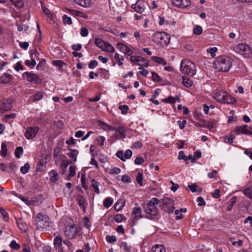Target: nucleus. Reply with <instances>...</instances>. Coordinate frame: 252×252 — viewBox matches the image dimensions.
Segmentation results:
<instances>
[{
  "label": "nucleus",
  "instance_id": "f257e3e1",
  "mask_svg": "<svg viewBox=\"0 0 252 252\" xmlns=\"http://www.w3.org/2000/svg\"><path fill=\"white\" fill-rule=\"evenodd\" d=\"M232 65L231 59L226 56L218 57L214 62V67L219 71L227 72L231 68Z\"/></svg>",
  "mask_w": 252,
  "mask_h": 252
},
{
  "label": "nucleus",
  "instance_id": "f03ea898",
  "mask_svg": "<svg viewBox=\"0 0 252 252\" xmlns=\"http://www.w3.org/2000/svg\"><path fill=\"white\" fill-rule=\"evenodd\" d=\"M159 203V200L157 198H153L151 200L144 206L145 212L150 215L151 216H146V218L153 220V217L158 215V210L157 208L156 205Z\"/></svg>",
  "mask_w": 252,
  "mask_h": 252
},
{
  "label": "nucleus",
  "instance_id": "7ed1b4c3",
  "mask_svg": "<svg viewBox=\"0 0 252 252\" xmlns=\"http://www.w3.org/2000/svg\"><path fill=\"white\" fill-rule=\"evenodd\" d=\"M180 70L183 73L190 76H193L196 73L194 64L192 62L186 60L182 61Z\"/></svg>",
  "mask_w": 252,
  "mask_h": 252
},
{
  "label": "nucleus",
  "instance_id": "20e7f679",
  "mask_svg": "<svg viewBox=\"0 0 252 252\" xmlns=\"http://www.w3.org/2000/svg\"><path fill=\"white\" fill-rule=\"evenodd\" d=\"M50 219L46 215L41 213H38L36 216V225L38 229H44L48 226Z\"/></svg>",
  "mask_w": 252,
  "mask_h": 252
},
{
  "label": "nucleus",
  "instance_id": "39448f33",
  "mask_svg": "<svg viewBox=\"0 0 252 252\" xmlns=\"http://www.w3.org/2000/svg\"><path fill=\"white\" fill-rule=\"evenodd\" d=\"M236 51L246 58H249L252 55V48L246 44H238L236 47Z\"/></svg>",
  "mask_w": 252,
  "mask_h": 252
},
{
  "label": "nucleus",
  "instance_id": "423d86ee",
  "mask_svg": "<svg viewBox=\"0 0 252 252\" xmlns=\"http://www.w3.org/2000/svg\"><path fill=\"white\" fill-rule=\"evenodd\" d=\"M162 205V209L168 214H172L175 210L174 201L168 197H164L161 200Z\"/></svg>",
  "mask_w": 252,
  "mask_h": 252
},
{
  "label": "nucleus",
  "instance_id": "0eeeda50",
  "mask_svg": "<svg viewBox=\"0 0 252 252\" xmlns=\"http://www.w3.org/2000/svg\"><path fill=\"white\" fill-rule=\"evenodd\" d=\"M23 75L29 82L35 84H40L42 82V79L37 75L32 72H25L23 73Z\"/></svg>",
  "mask_w": 252,
  "mask_h": 252
},
{
  "label": "nucleus",
  "instance_id": "6e6552de",
  "mask_svg": "<svg viewBox=\"0 0 252 252\" xmlns=\"http://www.w3.org/2000/svg\"><path fill=\"white\" fill-rule=\"evenodd\" d=\"M237 134L242 133L246 135H252V127H248L246 125L242 126H236L234 129Z\"/></svg>",
  "mask_w": 252,
  "mask_h": 252
},
{
  "label": "nucleus",
  "instance_id": "1a4fd4ad",
  "mask_svg": "<svg viewBox=\"0 0 252 252\" xmlns=\"http://www.w3.org/2000/svg\"><path fill=\"white\" fill-rule=\"evenodd\" d=\"M64 233V235L67 237L68 239H73L76 235V227L74 226V224L68 225L65 227Z\"/></svg>",
  "mask_w": 252,
  "mask_h": 252
},
{
  "label": "nucleus",
  "instance_id": "9d476101",
  "mask_svg": "<svg viewBox=\"0 0 252 252\" xmlns=\"http://www.w3.org/2000/svg\"><path fill=\"white\" fill-rule=\"evenodd\" d=\"M39 128L37 126L28 127L25 133V136L28 139H31L35 137Z\"/></svg>",
  "mask_w": 252,
  "mask_h": 252
},
{
  "label": "nucleus",
  "instance_id": "9b49d317",
  "mask_svg": "<svg viewBox=\"0 0 252 252\" xmlns=\"http://www.w3.org/2000/svg\"><path fill=\"white\" fill-rule=\"evenodd\" d=\"M132 155V152L130 150H127L126 153L124 154V152L122 150L118 151L116 155L120 158L122 161H125L126 159L130 158Z\"/></svg>",
  "mask_w": 252,
  "mask_h": 252
},
{
  "label": "nucleus",
  "instance_id": "f8f14e48",
  "mask_svg": "<svg viewBox=\"0 0 252 252\" xmlns=\"http://www.w3.org/2000/svg\"><path fill=\"white\" fill-rule=\"evenodd\" d=\"M172 3L180 8L187 7L191 4L190 0H172Z\"/></svg>",
  "mask_w": 252,
  "mask_h": 252
},
{
  "label": "nucleus",
  "instance_id": "ddd939ff",
  "mask_svg": "<svg viewBox=\"0 0 252 252\" xmlns=\"http://www.w3.org/2000/svg\"><path fill=\"white\" fill-rule=\"evenodd\" d=\"M227 93L222 91H217L214 94V98L217 100L218 101L223 103L225 101V99L226 96H227Z\"/></svg>",
  "mask_w": 252,
  "mask_h": 252
},
{
  "label": "nucleus",
  "instance_id": "4468645a",
  "mask_svg": "<svg viewBox=\"0 0 252 252\" xmlns=\"http://www.w3.org/2000/svg\"><path fill=\"white\" fill-rule=\"evenodd\" d=\"M12 107V100L10 99L4 100L0 103V112H3L10 110Z\"/></svg>",
  "mask_w": 252,
  "mask_h": 252
},
{
  "label": "nucleus",
  "instance_id": "2eb2a0df",
  "mask_svg": "<svg viewBox=\"0 0 252 252\" xmlns=\"http://www.w3.org/2000/svg\"><path fill=\"white\" fill-rule=\"evenodd\" d=\"M12 79V75L5 73L0 77V82L3 84H11Z\"/></svg>",
  "mask_w": 252,
  "mask_h": 252
},
{
  "label": "nucleus",
  "instance_id": "dca6fc26",
  "mask_svg": "<svg viewBox=\"0 0 252 252\" xmlns=\"http://www.w3.org/2000/svg\"><path fill=\"white\" fill-rule=\"evenodd\" d=\"M117 46L122 52L128 56H130L133 54L132 51L129 48L122 43H117Z\"/></svg>",
  "mask_w": 252,
  "mask_h": 252
},
{
  "label": "nucleus",
  "instance_id": "f3484780",
  "mask_svg": "<svg viewBox=\"0 0 252 252\" xmlns=\"http://www.w3.org/2000/svg\"><path fill=\"white\" fill-rule=\"evenodd\" d=\"M76 199L78 201V205L80 208L85 209L87 206V200L81 194H78L77 196Z\"/></svg>",
  "mask_w": 252,
  "mask_h": 252
},
{
  "label": "nucleus",
  "instance_id": "a211bd4d",
  "mask_svg": "<svg viewBox=\"0 0 252 252\" xmlns=\"http://www.w3.org/2000/svg\"><path fill=\"white\" fill-rule=\"evenodd\" d=\"M170 39V36L165 32H164L159 43L162 46L167 45L169 43Z\"/></svg>",
  "mask_w": 252,
  "mask_h": 252
},
{
  "label": "nucleus",
  "instance_id": "6ab92c4d",
  "mask_svg": "<svg viewBox=\"0 0 252 252\" xmlns=\"http://www.w3.org/2000/svg\"><path fill=\"white\" fill-rule=\"evenodd\" d=\"M141 209L140 207H135L133 209L131 215L134 219H138L142 218Z\"/></svg>",
  "mask_w": 252,
  "mask_h": 252
},
{
  "label": "nucleus",
  "instance_id": "aec40b11",
  "mask_svg": "<svg viewBox=\"0 0 252 252\" xmlns=\"http://www.w3.org/2000/svg\"><path fill=\"white\" fill-rule=\"evenodd\" d=\"M37 53V51L36 50L33 51H31V61L27 60L25 62V64L28 66H34L36 65V62L34 59L33 57V54Z\"/></svg>",
  "mask_w": 252,
  "mask_h": 252
},
{
  "label": "nucleus",
  "instance_id": "412c9836",
  "mask_svg": "<svg viewBox=\"0 0 252 252\" xmlns=\"http://www.w3.org/2000/svg\"><path fill=\"white\" fill-rule=\"evenodd\" d=\"M50 180L52 182H56L59 180V175L57 171L52 170L49 172Z\"/></svg>",
  "mask_w": 252,
  "mask_h": 252
},
{
  "label": "nucleus",
  "instance_id": "4be33fe9",
  "mask_svg": "<svg viewBox=\"0 0 252 252\" xmlns=\"http://www.w3.org/2000/svg\"><path fill=\"white\" fill-rule=\"evenodd\" d=\"M130 61L131 62L134 63L138 65H141L139 63L142 62H145L146 60L141 56H131L130 58Z\"/></svg>",
  "mask_w": 252,
  "mask_h": 252
},
{
  "label": "nucleus",
  "instance_id": "5701e85b",
  "mask_svg": "<svg viewBox=\"0 0 252 252\" xmlns=\"http://www.w3.org/2000/svg\"><path fill=\"white\" fill-rule=\"evenodd\" d=\"M75 3L82 7H86L90 5V0H73Z\"/></svg>",
  "mask_w": 252,
  "mask_h": 252
},
{
  "label": "nucleus",
  "instance_id": "b1692460",
  "mask_svg": "<svg viewBox=\"0 0 252 252\" xmlns=\"http://www.w3.org/2000/svg\"><path fill=\"white\" fill-rule=\"evenodd\" d=\"M16 221L19 229L23 232H26L28 229L26 223L21 219Z\"/></svg>",
  "mask_w": 252,
  "mask_h": 252
},
{
  "label": "nucleus",
  "instance_id": "393cba45",
  "mask_svg": "<svg viewBox=\"0 0 252 252\" xmlns=\"http://www.w3.org/2000/svg\"><path fill=\"white\" fill-rule=\"evenodd\" d=\"M68 11L69 12L70 14L71 15H74L77 17H80L82 18H86L87 16L85 15L84 13L83 12L76 10L73 9H68Z\"/></svg>",
  "mask_w": 252,
  "mask_h": 252
},
{
  "label": "nucleus",
  "instance_id": "a878e982",
  "mask_svg": "<svg viewBox=\"0 0 252 252\" xmlns=\"http://www.w3.org/2000/svg\"><path fill=\"white\" fill-rule=\"evenodd\" d=\"M45 93L42 92H39L36 94L32 95L31 97L34 102L40 100L43 97Z\"/></svg>",
  "mask_w": 252,
  "mask_h": 252
},
{
  "label": "nucleus",
  "instance_id": "bb28decb",
  "mask_svg": "<svg viewBox=\"0 0 252 252\" xmlns=\"http://www.w3.org/2000/svg\"><path fill=\"white\" fill-rule=\"evenodd\" d=\"M164 32H156L152 37V40L156 43H159Z\"/></svg>",
  "mask_w": 252,
  "mask_h": 252
},
{
  "label": "nucleus",
  "instance_id": "cd10ccee",
  "mask_svg": "<svg viewBox=\"0 0 252 252\" xmlns=\"http://www.w3.org/2000/svg\"><path fill=\"white\" fill-rule=\"evenodd\" d=\"M182 83L187 88H190L192 85V82L191 79L186 76L182 77Z\"/></svg>",
  "mask_w": 252,
  "mask_h": 252
},
{
  "label": "nucleus",
  "instance_id": "c85d7f7f",
  "mask_svg": "<svg viewBox=\"0 0 252 252\" xmlns=\"http://www.w3.org/2000/svg\"><path fill=\"white\" fill-rule=\"evenodd\" d=\"M69 150L70 152L67 153V155L70 158H73L74 161H76L78 151L76 149L71 150L69 149Z\"/></svg>",
  "mask_w": 252,
  "mask_h": 252
},
{
  "label": "nucleus",
  "instance_id": "c756f323",
  "mask_svg": "<svg viewBox=\"0 0 252 252\" xmlns=\"http://www.w3.org/2000/svg\"><path fill=\"white\" fill-rule=\"evenodd\" d=\"M94 43L97 47L102 50L106 42L99 38H96L94 40Z\"/></svg>",
  "mask_w": 252,
  "mask_h": 252
},
{
  "label": "nucleus",
  "instance_id": "7c9ffc66",
  "mask_svg": "<svg viewBox=\"0 0 252 252\" xmlns=\"http://www.w3.org/2000/svg\"><path fill=\"white\" fill-rule=\"evenodd\" d=\"M76 173V168L74 166L71 165L69 167V173L67 176L66 179L70 180V178L75 176Z\"/></svg>",
  "mask_w": 252,
  "mask_h": 252
},
{
  "label": "nucleus",
  "instance_id": "2f4dec72",
  "mask_svg": "<svg viewBox=\"0 0 252 252\" xmlns=\"http://www.w3.org/2000/svg\"><path fill=\"white\" fill-rule=\"evenodd\" d=\"M151 252H165V249L161 245H155L152 248Z\"/></svg>",
  "mask_w": 252,
  "mask_h": 252
},
{
  "label": "nucleus",
  "instance_id": "473e14b6",
  "mask_svg": "<svg viewBox=\"0 0 252 252\" xmlns=\"http://www.w3.org/2000/svg\"><path fill=\"white\" fill-rule=\"evenodd\" d=\"M92 187L94 188V191L97 193H99V189H98L99 183L96 182L94 179L92 180Z\"/></svg>",
  "mask_w": 252,
  "mask_h": 252
},
{
  "label": "nucleus",
  "instance_id": "72a5a7b5",
  "mask_svg": "<svg viewBox=\"0 0 252 252\" xmlns=\"http://www.w3.org/2000/svg\"><path fill=\"white\" fill-rule=\"evenodd\" d=\"M1 151H0V155L2 157H5L7 155V147H6L5 142H2L1 143Z\"/></svg>",
  "mask_w": 252,
  "mask_h": 252
},
{
  "label": "nucleus",
  "instance_id": "f704fd0d",
  "mask_svg": "<svg viewBox=\"0 0 252 252\" xmlns=\"http://www.w3.org/2000/svg\"><path fill=\"white\" fill-rule=\"evenodd\" d=\"M100 126L102 128H103L105 130H109L111 131L115 130L116 129V127H112L111 126L108 125L107 124L104 122H100Z\"/></svg>",
  "mask_w": 252,
  "mask_h": 252
},
{
  "label": "nucleus",
  "instance_id": "c9c22d12",
  "mask_svg": "<svg viewBox=\"0 0 252 252\" xmlns=\"http://www.w3.org/2000/svg\"><path fill=\"white\" fill-rule=\"evenodd\" d=\"M102 50L106 52L113 53L114 52L115 49L110 43L108 42H106L104 48H103Z\"/></svg>",
  "mask_w": 252,
  "mask_h": 252
},
{
  "label": "nucleus",
  "instance_id": "e433bc0d",
  "mask_svg": "<svg viewBox=\"0 0 252 252\" xmlns=\"http://www.w3.org/2000/svg\"><path fill=\"white\" fill-rule=\"evenodd\" d=\"M236 102V100L231 95L227 94V96H226L224 103H234Z\"/></svg>",
  "mask_w": 252,
  "mask_h": 252
},
{
  "label": "nucleus",
  "instance_id": "4c0bfd02",
  "mask_svg": "<svg viewBox=\"0 0 252 252\" xmlns=\"http://www.w3.org/2000/svg\"><path fill=\"white\" fill-rule=\"evenodd\" d=\"M200 126L207 127L209 129H211L214 127L213 123L209 121L203 122L202 124H200Z\"/></svg>",
  "mask_w": 252,
  "mask_h": 252
},
{
  "label": "nucleus",
  "instance_id": "58836bf2",
  "mask_svg": "<svg viewBox=\"0 0 252 252\" xmlns=\"http://www.w3.org/2000/svg\"><path fill=\"white\" fill-rule=\"evenodd\" d=\"M152 59L155 62L162 64L163 65H165L166 64V61H165L163 59H162L161 58L153 56L152 57Z\"/></svg>",
  "mask_w": 252,
  "mask_h": 252
},
{
  "label": "nucleus",
  "instance_id": "ea45409f",
  "mask_svg": "<svg viewBox=\"0 0 252 252\" xmlns=\"http://www.w3.org/2000/svg\"><path fill=\"white\" fill-rule=\"evenodd\" d=\"M237 201V197L236 196L233 197L228 202V206L227 207V210L230 211L231 210L234 204Z\"/></svg>",
  "mask_w": 252,
  "mask_h": 252
},
{
  "label": "nucleus",
  "instance_id": "a19ab883",
  "mask_svg": "<svg viewBox=\"0 0 252 252\" xmlns=\"http://www.w3.org/2000/svg\"><path fill=\"white\" fill-rule=\"evenodd\" d=\"M244 194L249 198L252 199V188L249 187L243 191Z\"/></svg>",
  "mask_w": 252,
  "mask_h": 252
},
{
  "label": "nucleus",
  "instance_id": "79ce46f5",
  "mask_svg": "<svg viewBox=\"0 0 252 252\" xmlns=\"http://www.w3.org/2000/svg\"><path fill=\"white\" fill-rule=\"evenodd\" d=\"M113 203L112 198L110 197H107L103 201V205L106 208H109Z\"/></svg>",
  "mask_w": 252,
  "mask_h": 252
},
{
  "label": "nucleus",
  "instance_id": "37998d69",
  "mask_svg": "<svg viewBox=\"0 0 252 252\" xmlns=\"http://www.w3.org/2000/svg\"><path fill=\"white\" fill-rule=\"evenodd\" d=\"M30 169V165L28 163H26L23 166H22L20 169L21 172L25 174L27 173Z\"/></svg>",
  "mask_w": 252,
  "mask_h": 252
},
{
  "label": "nucleus",
  "instance_id": "c03bdc74",
  "mask_svg": "<svg viewBox=\"0 0 252 252\" xmlns=\"http://www.w3.org/2000/svg\"><path fill=\"white\" fill-rule=\"evenodd\" d=\"M54 244L55 247H60L62 245V239L60 236L56 237L54 240Z\"/></svg>",
  "mask_w": 252,
  "mask_h": 252
},
{
  "label": "nucleus",
  "instance_id": "a18cd8bd",
  "mask_svg": "<svg viewBox=\"0 0 252 252\" xmlns=\"http://www.w3.org/2000/svg\"><path fill=\"white\" fill-rule=\"evenodd\" d=\"M0 213L1 214L3 219L5 220V221H7L8 220L9 217L8 214L7 212L3 209L2 207H0Z\"/></svg>",
  "mask_w": 252,
  "mask_h": 252
},
{
  "label": "nucleus",
  "instance_id": "49530a36",
  "mask_svg": "<svg viewBox=\"0 0 252 252\" xmlns=\"http://www.w3.org/2000/svg\"><path fill=\"white\" fill-rule=\"evenodd\" d=\"M52 64L55 65L59 67V69L61 70L63 68V65H64V63L63 61L60 60H55L53 61L52 62Z\"/></svg>",
  "mask_w": 252,
  "mask_h": 252
},
{
  "label": "nucleus",
  "instance_id": "de8ad7c7",
  "mask_svg": "<svg viewBox=\"0 0 252 252\" xmlns=\"http://www.w3.org/2000/svg\"><path fill=\"white\" fill-rule=\"evenodd\" d=\"M13 4L18 7H22L24 6V2L21 0H10Z\"/></svg>",
  "mask_w": 252,
  "mask_h": 252
},
{
  "label": "nucleus",
  "instance_id": "09e8293b",
  "mask_svg": "<svg viewBox=\"0 0 252 252\" xmlns=\"http://www.w3.org/2000/svg\"><path fill=\"white\" fill-rule=\"evenodd\" d=\"M193 33L196 35H200L202 32V28L201 26L196 25L193 30Z\"/></svg>",
  "mask_w": 252,
  "mask_h": 252
},
{
  "label": "nucleus",
  "instance_id": "8fccbe9b",
  "mask_svg": "<svg viewBox=\"0 0 252 252\" xmlns=\"http://www.w3.org/2000/svg\"><path fill=\"white\" fill-rule=\"evenodd\" d=\"M23 152V149L22 147L16 148L15 151V155L17 158H20Z\"/></svg>",
  "mask_w": 252,
  "mask_h": 252
},
{
  "label": "nucleus",
  "instance_id": "3c124183",
  "mask_svg": "<svg viewBox=\"0 0 252 252\" xmlns=\"http://www.w3.org/2000/svg\"><path fill=\"white\" fill-rule=\"evenodd\" d=\"M70 163L67 160L63 161L61 164V168L62 169V174H64L65 170H66L67 166Z\"/></svg>",
  "mask_w": 252,
  "mask_h": 252
},
{
  "label": "nucleus",
  "instance_id": "603ef678",
  "mask_svg": "<svg viewBox=\"0 0 252 252\" xmlns=\"http://www.w3.org/2000/svg\"><path fill=\"white\" fill-rule=\"evenodd\" d=\"M132 7L134 9V10L136 12L139 13H142L144 10V9L143 8V7L141 6H140V5L137 4V3H136L134 5H133V4L132 5Z\"/></svg>",
  "mask_w": 252,
  "mask_h": 252
},
{
  "label": "nucleus",
  "instance_id": "864d4df0",
  "mask_svg": "<svg viewBox=\"0 0 252 252\" xmlns=\"http://www.w3.org/2000/svg\"><path fill=\"white\" fill-rule=\"evenodd\" d=\"M9 246L11 248L15 250H18L20 248L19 244L17 243L15 240H12L10 244H9Z\"/></svg>",
  "mask_w": 252,
  "mask_h": 252
},
{
  "label": "nucleus",
  "instance_id": "5fc2aeb1",
  "mask_svg": "<svg viewBox=\"0 0 252 252\" xmlns=\"http://www.w3.org/2000/svg\"><path fill=\"white\" fill-rule=\"evenodd\" d=\"M178 159L180 160L184 159L185 161L186 164H188L189 163L187 162V156L185 155L184 152L182 151L179 152Z\"/></svg>",
  "mask_w": 252,
  "mask_h": 252
},
{
  "label": "nucleus",
  "instance_id": "6e6d98bb",
  "mask_svg": "<svg viewBox=\"0 0 252 252\" xmlns=\"http://www.w3.org/2000/svg\"><path fill=\"white\" fill-rule=\"evenodd\" d=\"M119 109L121 111V113L122 114H126L127 113V111L129 109V108L127 105H119Z\"/></svg>",
  "mask_w": 252,
  "mask_h": 252
},
{
  "label": "nucleus",
  "instance_id": "4d7b16f0",
  "mask_svg": "<svg viewBox=\"0 0 252 252\" xmlns=\"http://www.w3.org/2000/svg\"><path fill=\"white\" fill-rule=\"evenodd\" d=\"M114 219L117 222H120L123 220H126L125 217L122 214H117L115 216Z\"/></svg>",
  "mask_w": 252,
  "mask_h": 252
},
{
  "label": "nucleus",
  "instance_id": "13d9d810",
  "mask_svg": "<svg viewBox=\"0 0 252 252\" xmlns=\"http://www.w3.org/2000/svg\"><path fill=\"white\" fill-rule=\"evenodd\" d=\"M63 20L64 24H67L68 25H71L72 23V20L70 17H68L66 15H64L63 16Z\"/></svg>",
  "mask_w": 252,
  "mask_h": 252
},
{
  "label": "nucleus",
  "instance_id": "bf43d9fd",
  "mask_svg": "<svg viewBox=\"0 0 252 252\" xmlns=\"http://www.w3.org/2000/svg\"><path fill=\"white\" fill-rule=\"evenodd\" d=\"M106 240L108 242H109L110 243H114V242H115L117 241L116 236H115L114 235H112V236L107 235L106 237Z\"/></svg>",
  "mask_w": 252,
  "mask_h": 252
},
{
  "label": "nucleus",
  "instance_id": "052dcab7",
  "mask_svg": "<svg viewBox=\"0 0 252 252\" xmlns=\"http://www.w3.org/2000/svg\"><path fill=\"white\" fill-rule=\"evenodd\" d=\"M152 80L154 82H160L161 81V79L160 77L156 73L154 72H152Z\"/></svg>",
  "mask_w": 252,
  "mask_h": 252
},
{
  "label": "nucleus",
  "instance_id": "680f3d73",
  "mask_svg": "<svg viewBox=\"0 0 252 252\" xmlns=\"http://www.w3.org/2000/svg\"><path fill=\"white\" fill-rule=\"evenodd\" d=\"M162 101L163 102H165L166 103L173 104V103H175V102L176 101V99L174 97H173L171 96H170L166 99H162Z\"/></svg>",
  "mask_w": 252,
  "mask_h": 252
},
{
  "label": "nucleus",
  "instance_id": "e2e57ef3",
  "mask_svg": "<svg viewBox=\"0 0 252 252\" xmlns=\"http://www.w3.org/2000/svg\"><path fill=\"white\" fill-rule=\"evenodd\" d=\"M140 71H139V73L144 76L146 77L148 74V71L147 69H144L142 66H140L138 68Z\"/></svg>",
  "mask_w": 252,
  "mask_h": 252
},
{
  "label": "nucleus",
  "instance_id": "0e129e2a",
  "mask_svg": "<svg viewBox=\"0 0 252 252\" xmlns=\"http://www.w3.org/2000/svg\"><path fill=\"white\" fill-rule=\"evenodd\" d=\"M136 181L137 183L140 186H142L143 185L142 184V180H143V175L141 173H138V175L136 177Z\"/></svg>",
  "mask_w": 252,
  "mask_h": 252
},
{
  "label": "nucleus",
  "instance_id": "69168bd1",
  "mask_svg": "<svg viewBox=\"0 0 252 252\" xmlns=\"http://www.w3.org/2000/svg\"><path fill=\"white\" fill-rule=\"evenodd\" d=\"M116 131H118L119 133H126V128L123 126H119L118 127H116L115 129Z\"/></svg>",
  "mask_w": 252,
  "mask_h": 252
},
{
  "label": "nucleus",
  "instance_id": "338daca9",
  "mask_svg": "<svg viewBox=\"0 0 252 252\" xmlns=\"http://www.w3.org/2000/svg\"><path fill=\"white\" fill-rule=\"evenodd\" d=\"M80 34L82 36L85 37L88 34V29L85 27H83L81 29Z\"/></svg>",
  "mask_w": 252,
  "mask_h": 252
},
{
  "label": "nucleus",
  "instance_id": "774afa93",
  "mask_svg": "<svg viewBox=\"0 0 252 252\" xmlns=\"http://www.w3.org/2000/svg\"><path fill=\"white\" fill-rule=\"evenodd\" d=\"M245 223H248L249 224V227H252V216H249L247 217L245 221Z\"/></svg>",
  "mask_w": 252,
  "mask_h": 252
}]
</instances>
